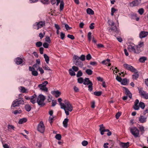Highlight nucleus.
I'll use <instances>...</instances> for the list:
<instances>
[{
  "mask_svg": "<svg viewBox=\"0 0 148 148\" xmlns=\"http://www.w3.org/2000/svg\"><path fill=\"white\" fill-rule=\"evenodd\" d=\"M102 93L101 91L95 92H94V94L96 96H99L101 95Z\"/></svg>",
  "mask_w": 148,
  "mask_h": 148,
  "instance_id": "e433bc0d",
  "label": "nucleus"
},
{
  "mask_svg": "<svg viewBox=\"0 0 148 148\" xmlns=\"http://www.w3.org/2000/svg\"><path fill=\"white\" fill-rule=\"evenodd\" d=\"M139 102V101L138 99H136L134 102V104L133 106V108L135 110H138L139 109V106L138 105Z\"/></svg>",
  "mask_w": 148,
  "mask_h": 148,
  "instance_id": "2eb2a0df",
  "label": "nucleus"
},
{
  "mask_svg": "<svg viewBox=\"0 0 148 148\" xmlns=\"http://www.w3.org/2000/svg\"><path fill=\"white\" fill-rule=\"evenodd\" d=\"M68 121L69 119L67 118H66L64 119V121H63V124L64 126L65 127H67Z\"/></svg>",
  "mask_w": 148,
  "mask_h": 148,
  "instance_id": "5701e85b",
  "label": "nucleus"
},
{
  "mask_svg": "<svg viewBox=\"0 0 148 148\" xmlns=\"http://www.w3.org/2000/svg\"><path fill=\"white\" fill-rule=\"evenodd\" d=\"M74 71L76 72L79 70V68L76 66H73L72 67V69Z\"/></svg>",
  "mask_w": 148,
  "mask_h": 148,
  "instance_id": "8fccbe9b",
  "label": "nucleus"
},
{
  "mask_svg": "<svg viewBox=\"0 0 148 148\" xmlns=\"http://www.w3.org/2000/svg\"><path fill=\"white\" fill-rule=\"evenodd\" d=\"M148 34V32H147L142 31L139 34V37L142 38L146 37Z\"/></svg>",
  "mask_w": 148,
  "mask_h": 148,
  "instance_id": "dca6fc26",
  "label": "nucleus"
},
{
  "mask_svg": "<svg viewBox=\"0 0 148 148\" xmlns=\"http://www.w3.org/2000/svg\"><path fill=\"white\" fill-rule=\"evenodd\" d=\"M24 103V102L23 98L21 97H19L14 101L12 103L11 106V108L15 107L16 106H18L20 104H23Z\"/></svg>",
  "mask_w": 148,
  "mask_h": 148,
  "instance_id": "7ed1b4c3",
  "label": "nucleus"
},
{
  "mask_svg": "<svg viewBox=\"0 0 148 148\" xmlns=\"http://www.w3.org/2000/svg\"><path fill=\"white\" fill-rule=\"evenodd\" d=\"M43 68L45 70H51L50 68L47 65H45L43 67Z\"/></svg>",
  "mask_w": 148,
  "mask_h": 148,
  "instance_id": "4d7b16f0",
  "label": "nucleus"
},
{
  "mask_svg": "<svg viewBox=\"0 0 148 148\" xmlns=\"http://www.w3.org/2000/svg\"><path fill=\"white\" fill-rule=\"evenodd\" d=\"M128 49L129 51L135 53L136 49L134 46L129 45L128 46Z\"/></svg>",
  "mask_w": 148,
  "mask_h": 148,
  "instance_id": "6ab92c4d",
  "label": "nucleus"
},
{
  "mask_svg": "<svg viewBox=\"0 0 148 148\" xmlns=\"http://www.w3.org/2000/svg\"><path fill=\"white\" fill-rule=\"evenodd\" d=\"M72 69H69V73L71 76H75V72Z\"/></svg>",
  "mask_w": 148,
  "mask_h": 148,
  "instance_id": "72a5a7b5",
  "label": "nucleus"
},
{
  "mask_svg": "<svg viewBox=\"0 0 148 148\" xmlns=\"http://www.w3.org/2000/svg\"><path fill=\"white\" fill-rule=\"evenodd\" d=\"M83 84L85 85H88V90L91 91L92 90V84L91 81H90L88 78H86L84 79Z\"/></svg>",
  "mask_w": 148,
  "mask_h": 148,
  "instance_id": "423d86ee",
  "label": "nucleus"
},
{
  "mask_svg": "<svg viewBox=\"0 0 148 148\" xmlns=\"http://www.w3.org/2000/svg\"><path fill=\"white\" fill-rule=\"evenodd\" d=\"M44 57L47 64H48L49 60V57L46 54L44 55Z\"/></svg>",
  "mask_w": 148,
  "mask_h": 148,
  "instance_id": "a878e982",
  "label": "nucleus"
},
{
  "mask_svg": "<svg viewBox=\"0 0 148 148\" xmlns=\"http://www.w3.org/2000/svg\"><path fill=\"white\" fill-rule=\"evenodd\" d=\"M79 59H80L82 61H83L85 60V56L84 55H82L80 57H79Z\"/></svg>",
  "mask_w": 148,
  "mask_h": 148,
  "instance_id": "79ce46f5",
  "label": "nucleus"
},
{
  "mask_svg": "<svg viewBox=\"0 0 148 148\" xmlns=\"http://www.w3.org/2000/svg\"><path fill=\"white\" fill-rule=\"evenodd\" d=\"M78 82L80 84H82L83 82V79L82 77H79L77 79Z\"/></svg>",
  "mask_w": 148,
  "mask_h": 148,
  "instance_id": "09e8293b",
  "label": "nucleus"
},
{
  "mask_svg": "<svg viewBox=\"0 0 148 148\" xmlns=\"http://www.w3.org/2000/svg\"><path fill=\"white\" fill-rule=\"evenodd\" d=\"M88 144V142L86 140H84L82 142V144L83 146H86Z\"/></svg>",
  "mask_w": 148,
  "mask_h": 148,
  "instance_id": "6e6d98bb",
  "label": "nucleus"
},
{
  "mask_svg": "<svg viewBox=\"0 0 148 148\" xmlns=\"http://www.w3.org/2000/svg\"><path fill=\"white\" fill-rule=\"evenodd\" d=\"M140 0H135L133 1L130 5L132 7L137 6L140 3Z\"/></svg>",
  "mask_w": 148,
  "mask_h": 148,
  "instance_id": "f3484780",
  "label": "nucleus"
},
{
  "mask_svg": "<svg viewBox=\"0 0 148 148\" xmlns=\"http://www.w3.org/2000/svg\"><path fill=\"white\" fill-rule=\"evenodd\" d=\"M91 58V56L90 54H88L86 56V59L88 60H90Z\"/></svg>",
  "mask_w": 148,
  "mask_h": 148,
  "instance_id": "338daca9",
  "label": "nucleus"
},
{
  "mask_svg": "<svg viewBox=\"0 0 148 148\" xmlns=\"http://www.w3.org/2000/svg\"><path fill=\"white\" fill-rule=\"evenodd\" d=\"M100 127L99 128V131L100 132V133L102 130H103V129H104L105 128V127L103 126V124L100 125L99 126Z\"/></svg>",
  "mask_w": 148,
  "mask_h": 148,
  "instance_id": "864d4df0",
  "label": "nucleus"
},
{
  "mask_svg": "<svg viewBox=\"0 0 148 148\" xmlns=\"http://www.w3.org/2000/svg\"><path fill=\"white\" fill-rule=\"evenodd\" d=\"M8 130H10L11 129H12L13 130H14L15 127L14 126L12 125H8Z\"/></svg>",
  "mask_w": 148,
  "mask_h": 148,
  "instance_id": "ea45409f",
  "label": "nucleus"
},
{
  "mask_svg": "<svg viewBox=\"0 0 148 148\" xmlns=\"http://www.w3.org/2000/svg\"><path fill=\"white\" fill-rule=\"evenodd\" d=\"M139 107H140L142 109H144L145 107V103L143 102H140L139 103Z\"/></svg>",
  "mask_w": 148,
  "mask_h": 148,
  "instance_id": "473e14b6",
  "label": "nucleus"
},
{
  "mask_svg": "<svg viewBox=\"0 0 148 148\" xmlns=\"http://www.w3.org/2000/svg\"><path fill=\"white\" fill-rule=\"evenodd\" d=\"M21 92L23 93H25L26 92V89L23 87L21 86L20 87Z\"/></svg>",
  "mask_w": 148,
  "mask_h": 148,
  "instance_id": "a18cd8bd",
  "label": "nucleus"
},
{
  "mask_svg": "<svg viewBox=\"0 0 148 148\" xmlns=\"http://www.w3.org/2000/svg\"><path fill=\"white\" fill-rule=\"evenodd\" d=\"M129 142L126 143L121 142L119 143V145L122 148H127L129 146Z\"/></svg>",
  "mask_w": 148,
  "mask_h": 148,
  "instance_id": "ddd939ff",
  "label": "nucleus"
},
{
  "mask_svg": "<svg viewBox=\"0 0 148 148\" xmlns=\"http://www.w3.org/2000/svg\"><path fill=\"white\" fill-rule=\"evenodd\" d=\"M43 46L46 48H47L48 47L49 44L47 42H44L43 44Z\"/></svg>",
  "mask_w": 148,
  "mask_h": 148,
  "instance_id": "680f3d73",
  "label": "nucleus"
},
{
  "mask_svg": "<svg viewBox=\"0 0 148 148\" xmlns=\"http://www.w3.org/2000/svg\"><path fill=\"white\" fill-rule=\"evenodd\" d=\"M116 79L119 82H121L122 81V79L121 77L118 75H117L116 77Z\"/></svg>",
  "mask_w": 148,
  "mask_h": 148,
  "instance_id": "e2e57ef3",
  "label": "nucleus"
},
{
  "mask_svg": "<svg viewBox=\"0 0 148 148\" xmlns=\"http://www.w3.org/2000/svg\"><path fill=\"white\" fill-rule=\"evenodd\" d=\"M121 84L124 85H126L128 84V81L127 79H124L121 81Z\"/></svg>",
  "mask_w": 148,
  "mask_h": 148,
  "instance_id": "7c9ffc66",
  "label": "nucleus"
},
{
  "mask_svg": "<svg viewBox=\"0 0 148 148\" xmlns=\"http://www.w3.org/2000/svg\"><path fill=\"white\" fill-rule=\"evenodd\" d=\"M67 37L72 40H73L75 39L74 36L72 35L68 34L67 35Z\"/></svg>",
  "mask_w": 148,
  "mask_h": 148,
  "instance_id": "052dcab7",
  "label": "nucleus"
},
{
  "mask_svg": "<svg viewBox=\"0 0 148 148\" xmlns=\"http://www.w3.org/2000/svg\"><path fill=\"white\" fill-rule=\"evenodd\" d=\"M51 93L53 95H55V96L56 97H58L60 95L61 92L58 90L53 91H52Z\"/></svg>",
  "mask_w": 148,
  "mask_h": 148,
  "instance_id": "aec40b11",
  "label": "nucleus"
},
{
  "mask_svg": "<svg viewBox=\"0 0 148 148\" xmlns=\"http://www.w3.org/2000/svg\"><path fill=\"white\" fill-rule=\"evenodd\" d=\"M49 0H41V2L43 4H48L49 3Z\"/></svg>",
  "mask_w": 148,
  "mask_h": 148,
  "instance_id": "c03bdc74",
  "label": "nucleus"
},
{
  "mask_svg": "<svg viewBox=\"0 0 148 148\" xmlns=\"http://www.w3.org/2000/svg\"><path fill=\"white\" fill-rule=\"evenodd\" d=\"M86 72L87 74L89 75H92V71L90 69H87L86 70Z\"/></svg>",
  "mask_w": 148,
  "mask_h": 148,
  "instance_id": "f704fd0d",
  "label": "nucleus"
},
{
  "mask_svg": "<svg viewBox=\"0 0 148 148\" xmlns=\"http://www.w3.org/2000/svg\"><path fill=\"white\" fill-rule=\"evenodd\" d=\"M144 45V42H140L139 43L137 46H138V47H139L141 48L143 47Z\"/></svg>",
  "mask_w": 148,
  "mask_h": 148,
  "instance_id": "13d9d810",
  "label": "nucleus"
},
{
  "mask_svg": "<svg viewBox=\"0 0 148 148\" xmlns=\"http://www.w3.org/2000/svg\"><path fill=\"white\" fill-rule=\"evenodd\" d=\"M111 15L112 16H113L114 14V13L116 11H117V10L114 8H111Z\"/></svg>",
  "mask_w": 148,
  "mask_h": 148,
  "instance_id": "58836bf2",
  "label": "nucleus"
},
{
  "mask_svg": "<svg viewBox=\"0 0 148 148\" xmlns=\"http://www.w3.org/2000/svg\"><path fill=\"white\" fill-rule=\"evenodd\" d=\"M55 138L57 139L58 140H60L61 139V136L60 134H56V136H55Z\"/></svg>",
  "mask_w": 148,
  "mask_h": 148,
  "instance_id": "a19ab883",
  "label": "nucleus"
},
{
  "mask_svg": "<svg viewBox=\"0 0 148 148\" xmlns=\"http://www.w3.org/2000/svg\"><path fill=\"white\" fill-rule=\"evenodd\" d=\"M110 59H108L102 61L101 63L102 64L105 65L108 64V66H110L111 65V64L109 63L110 62Z\"/></svg>",
  "mask_w": 148,
  "mask_h": 148,
  "instance_id": "4be33fe9",
  "label": "nucleus"
},
{
  "mask_svg": "<svg viewBox=\"0 0 148 148\" xmlns=\"http://www.w3.org/2000/svg\"><path fill=\"white\" fill-rule=\"evenodd\" d=\"M86 12L88 14H89L92 15L94 14V11L91 9L90 8H88L86 10Z\"/></svg>",
  "mask_w": 148,
  "mask_h": 148,
  "instance_id": "b1692460",
  "label": "nucleus"
},
{
  "mask_svg": "<svg viewBox=\"0 0 148 148\" xmlns=\"http://www.w3.org/2000/svg\"><path fill=\"white\" fill-rule=\"evenodd\" d=\"M144 10L143 8L140 9L138 11V12L140 15H142L144 13Z\"/></svg>",
  "mask_w": 148,
  "mask_h": 148,
  "instance_id": "49530a36",
  "label": "nucleus"
},
{
  "mask_svg": "<svg viewBox=\"0 0 148 148\" xmlns=\"http://www.w3.org/2000/svg\"><path fill=\"white\" fill-rule=\"evenodd\" d=\"M123 88L124 89L125 94L127 95H128L130 99H131L132 97V94L130 92V91L125 87H123Z\"/></svg>",
  "mask_w": 148,
  "mask_h": 148,
  "instance_id": "a211bd4d",
  "label": "nucleus"
},
{
  "mask_svg": "<svg viewBox=\"0 0 148 148\" xmlns=\"http://www.w3.org/2000/svg\"><path fill=\"white\" fill-rule=\"evenodd\" d=\"M82 73L81 71H78L77 74L76 76L77 77H79L82 76Z\"/></svg>",
  "mask_w": 148,
  "mask_h": 148,
  "instance_id": "de8ad7c7",
  "label": "nucleus"
},
{
  "mask_svg": "<svg viewBox=\"0 0 148 148\" xmlns=\"http://www.w3.org/2000/svg\"><path fill=\"white\" fill-rule=\"evenodd\" d=\"M140 48L139 47H138V46H136L135 47V53H139L141 51Z\"/></svg>",
  "mask_w": 148,
  "mask_h": 148,
  "instance_id": "bb28decb",
  "label": "nucleus"
},
{
  "mask_svg": "<svg viewBox=\"0 0 148 148\" xmlns=\"http://www.w3.org/2000/svg\"><path fill=\"white\" fill-rule=\"evenodd\" d=\"M60 38L62 39L63 40L64 39L65 37V34L62 32L60 33Z\"/></svg>",
  "mask_w": 148,
  "mask_h": 148,
  "instance_id": "bf43d9fd",
  "label": "nucleus"
},
{
  "mask_svg": "<svg viewBox=\"0 0 148 148\" xmlns=\"http://www.w3.org/2000/svg\"><path fill=\"white\" fill-rule=\"evenodd\" d=\"M91 33L90 32H88V40L89 42H90L91 40Z\"/></svg>",
  "mask_w": 148,
  "mask_h": 148,
  "instance_id": "603ef678",
  "label": "nucleus"
},
{
  "mask_svg": "<svg viewBox=\"0 0 148 148\" xmlns=\"http://www.w3.org/2000/svg\"><path fill=\"white\" fill-rule=\"evenodd\" d=\"M37 96L35 94L31 97L30 102L33 104H34L37 102Z\"/></svg>",
  "mask_w": 148,
  "mask_h": 148,
  "instance_id": "f8f14e48",
  "label": "nucleus"
},
{
  "mask_svg": "<svg viewBox=\"0 0 148 148\" xmlns=\"http://www.w3.org/2000/svg\"><path fill=\"white\" fill-rule=\"evenodd\" d=\"M37 129L41 133H43L44 132L45 127L42 121H41L38 125Z\"/></svg>",
  "mask_w": 148,
  "mask_h": 148,
  "instance_id": "6e6552de",
  "label": "nucleus"
},
{
  "mask_svg": "<svg viewBox=\"0 0 148 148\" xmlns=\"http://www.w3.org/2000/svg\"><path fill=\"white\" fill-rule=\"evenodd\" d=\"M147 119V117L140 115L138 118V120L140 123H143L146 121Z\"/></svg>",
  "mask_w": 148,
  "mask_h": 148,
  "instance_id": "4468645a",
  "label": "nucleus"
},
{
  "mask_svg": "<svg viewBox=\"0 0 148 148\" xmlns=\"http://www.w3.org/2000/svg\"><path fill=\"white\" fill-rule=\"evenodd\" d=\"M61 108L63 109L66 115H69V112H71L73 110V107L71 103L67 100H65L63 103H60Z\"/></svg>",
  "mask_w": 148,
  "mask_h": 148,
  "instance_id": "f257e3e1",
  "label": "nucleus"
},
{
  "mask_svg": "<svg viewBox=\"0 0 148 148\" xmlns=\"http://www.w3.org/2000/svg\"><path fill=\"white\" fill-rule=\"evenodd\" d=\"M147 60V58L145 57H141L139 59V61L143 63Z\"/></svg>",
  "mask_w": 148,
  "mask_h": 148,
  "instance_id": "c85d7f7f",
  "label": "nucleus"
},
{
  "mask_svg": "<svg viewBox=\"0 0 148 148\" xmlns=\"http://www.w3.org/2000/svg\"><path fill=\"white\" fill-rule=\"evenodd\" d=\"M45 41L49 43L51 42V40L49 37L47 36L45 39Z\"/></svg>",
  "mask_w": 148,
  "mask_h": 148,
  "instance_id": "3c124183",
  "label": "nucleus"
},
{
  "mask_svg": "<svg viewBox=\"0 0 148 148\" xmlns=\"http://www.w3.org/2000/svg\"><path fill=\"white\" fill-rule=\"evenodd\" d=\"M42 45V43L41 42H38L36 43V45L38 47H39Z\"/></svg>",
  "mask_w": 148,
  "mask_h": 148,
  "instance_id": "5fc2aeb1",
  "label": "nucleus"
},
{
  "mask_svg": "<svg viewBox=\"0 0 148 148\" xmlns=\"http://www.w3.org/2000/svg\"><path fill=\"white\" fill-rule=\"evenodd\" d=\"M95 25V24L94 23H92L89 26V27L90 29H94V25Z\"/></svg>",
  "mask_w": 148,
  "mask_h": 148,
  "instance_id": "774afa93",
  "label": "nucleus"
},
{
  "mask_svg": "<svg viewBox=\"0 0 148 148\" xmlns=\"http://www.w3.org/2000/svg\"><path fill=\"white\" fill-rule=\"evenodd\" d=\"M48 84V82L47 81H45L42 84L38 85V87L40 89L44 91H48V88L46 87V85Z\"/></svg>",
  "mask_w": 148,
  "mask_h": 148,
  "instance_id": "0eeeda50",
  "label": "nucleus"
},
{
  "mask_svg": "<svg viewBox=\"0 0 148 148\" xmlns=\"http://www.w3.org/2000/svg\"><path fill=\"white\" fill-rule=\"evenodd\" d=\"M73 61L75 65L80 67L82 68L83 66V62L79 59V57L77 55H75L74 56Z\"/></svg>",
  "mask_w": 148,
  "mask_h": 148,
  "instance_id": "20e7f679",
  "label": "nucleus"
},
{
  "mask_svg": "<svg viewBox=\"0 0 148 148\" xmlns=\"http://www.w3.org/2000/svg\"><path fill=\"white\" fill-rule=\"evenodd\" d=\"M15 61L16 64L19 65L22 63L23 60L20 58H17L15 59Z\"/></svg>",
  "mask_w": 148,
  "mask_h": 148,
  "instance_id": "412c9836",
  "label": "nucleus"
},
{
  "mask_svg": "<svg viewBox=\"0 0 148 148\" xmlns=\"http://www.w3.org/2000/svg\"><path fill=\"white\" fill-rule=\"evenodd\" d=\"M64 2L63 1H60V11H62L64 7Z\"/></svg>",
  "mask_w": 148,
  "mask_h": 148,
  "instance_id": "c756f323",
  "label": "nucleus"
},
{
  "mask_svg": "<svg viewBox=\"0 0 148 148\" xmlns=\"http://www.w3.org/2000/svg\"><path fill=\"white\" fill-rule=\"evenodd\" d=\"M25 108L26 110L28 111L29 112L31 110V107L29 104L26 105L25 106Z\"/></svg>",
  "mask_w": 148,
  "mask_h": 148,
  "instance_id": "cd10ccee",
  "label": "nucleus"
},
{
  "mask_svg": "<svg viewBox=\"0 0 148 148\" xmlns=\"http://www.w3.org/2000/svg\"><path fill=\"white\" fill-rule=\"evenodd\" d=\"M53 117H51V116H50L49 119V123H51H51L53 122Z\"/></svg>",
  "mask_w": 148,
  "mask_h": 148,
  "instance_id": "69168bd1",
  "label": "nucleus"
},
{
  "mask_svg": "<svg viewBox=\"0 0 148 148\" xmlns=\"http://www.w3.org/2000/svg\"><path fill=\"white\" fill-rule=\"evenodd\" d=\"M140 131L142 132V134L145 131V128L143 126H141L139 127Z\"/></svg>",
  "mask_w": 148,
  "mask_h": 148,
  "instance_id": "37998d69",
  "label": "nucleus"
},
{
  "mask_svg": "<svg viewBox=\"0 0 148 148\" xmlns=\"http://www.w3.org/2000/svg\"><path fill=\"white\" fill-rule=\"evenodd\" d=\"M36 25H34V28L37 29L41 28L45 25V22L44 21H40L38 23H36Z\"/></svg>",
  "mask_w": 148,
  "mask_h": 148,
  "instance_id": "9b49d317",
  "label": "nucleus"
},
{
  "mask_svg": "<svg viewBox=\"0 0 148 148\" xmlns=\"http://www.w3.org/2000/svg\"><path fill=\"white\" fill-rule=\"evenodd\" d=\"M40 67L39 66V65L37 64H35L33 65V70H38L39 69V68H40Z\"/></svg>",
  "mask_w": 148,
  "mask_h": 148,
  "instance_id": "4c0bfd02",
  "label": "nucleus"
},
{
  "mask_svg": "<svg viewBox=\"0 0 148 148\" xmlns=\"http://www.w3.org/2000/svg\"><path fill=\"white\" fill-rule=\"evenodd\" d=\"M138 90L141 96L146 99H148V93L143 91L142 88H138Z\"/></svg>",
  "mask_w": 148,
  "mask_h": 148,
  "instance_id": "1a4fd4ad",
  "label": "nucleus"
},
{
  "mask_svg": "<svg viewBox=\"0 0 148 148\" xmlns=\"http://www.w3.org/2000/svg\"><path fill=\"white\" fill-rule=\"evenodd\" d=\"M27 121V119L25 118H23L19 120L18 121V123L19 124H22L23 123H25Z\"/></svg>",
  "mask_w": 148,
  "mask_h": 148,
  "instance_id": "393cba45",
  "label": "nucleus"
},
{
  "mask_svg": "<svg viewBox=\"0 0 148 148\" xmlns=\"http://www.w3.org/2000/svg\"><path fill=\"white\" fill-rule=\"evenodd\" d=\"M45 99V96L42 95H40L37 97V102L39 105L43 106L45 105V103H44Z\"/></svg>",
  "mask_w": 148,
  "mask_h": 148,
  "instance_id": "39448f33",
  "label": "nucleus"
},
{
  "mask_svg": "<svg viewBox=\"0 0 148 148\" xmlns=\"http://www.w3.org/2000/svg\"><path fill=\"white\" fill-rule=\"evenodd\" d=\"M129 129L132 134L135 137L137 138L140 137L139 131L138 129L135 127H130Z\"/></svg>",
  "mask_w": 148,
  "mask_h": 148,
  "instance_id": "f03ea898",
  "label": "nucleus"
},
{
  "mask_svg": "<svg viewBox=\"0 0 148 148\" xmlns=\"http://www.w3.org/2000/svg\"><path fill=\"white\" fill-rule=\"evenodd\" d=\"M123 66L125 69L132 72H135L136 71V70L130 65L127 64H123Z\"/></svg>",
  "mask_w": 148,
  "mask_h": 148,
  "instance_id": "9d476101",
  "label": "nucleus"
},
{
  "mask_svg": "<svg viewBox=\"0 0 148 148\" xmlns=\"http://www.w3.org/2000/svg\"><path fill=\"white\" fill-rule=\"evenodd\" d=\"M121 114L120 112H117L116 115V119H118L119 118V117L121 116Z\"/></svg>",
  "mask_w": 148,
  "mask_h": 148,
  "instance_id": "0e129e2a",
  "label": "nucleus"
},
{
  "mask_svg": "<svg viewBox=\"0 0 148 148\" xmlns=\"http://www.w3.org/2000/svg\"><path fill=\"white\" fill-rule=\"evenodd\" d=\"M32 74L33 75L36 76H37L38 75V72L35 70H33L32 73Z\"/></svg>",
  "mask_w": 148,
  "mask_h": 148,
  "instance_id": "c9c22d12",
  "label": "nucleus"
},
{
  "mask_svg": "<svg viewBox=\"0 0 148 148\" xmlns=\"http://www.w3.org/2000/svg\"><path fill=\"white\" fill-rule=\"evenodd\" d=\"M138 72L135 73L134 74L132 75V78L134 79H136L138 77Z\"/></svg>",
  "mask_w": 148,
  "mask_h": 148,
  "instance_id": "2f4dec72",
  "label": "nucleus"
}]
</instances>
